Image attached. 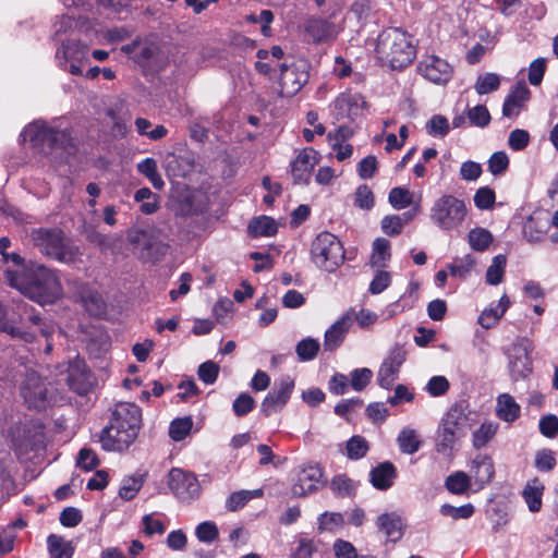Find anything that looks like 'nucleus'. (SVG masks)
Segmentation results:
<instances>
[{
	"mask_svg": "<svg viewBox=\"0 0 558 558\" xmlns=\"http://www.w3.org/2000/svg\"><path fill=\"white\" fill-rule=\"evenodd\" d=\"M262 495V489L235 492L227 499V508L230 511H236L243 508L251 499L260 497Z\"/></svg>",
	"mask_w": 558,
	"mask_h": 558,
	"instance_id": "nucleus-43",
	"label": "nucleus"
},
{
	"mask_svg": "<svg viewBox=\"0 0 558 558\" xmlns=\"http://www.w3.org/2000/svg\"><path fill=\"white\" fill-rule=\"evenodd\" d=\"M29 141L32 147L39 154L50 155L54 149H64L72 145V137L68 130L48 125L37 120L24 128L20 134V142Z\"/></svg>",
	"mask_w": 558,
	"mask_h": 558,
	"instance_id": "nucleus-4",
	"label": "nucleus"
},
{
	"mask_svg": "<svg viewBox=\"0 0 558 558\" xmlns=\"http://www.w3.org/2000/svg\"><path fill=\"white\" fill-rule=\"evenodd\" d=\"M391 258L390 242L385 238H377L373 242V251L369 259L372 267L384 268Z\"/></svg>",
	"mask_w": 558,
	"mask_h": 558,
	"instance_id": "nucleus-33",
	"label": "nucleus"
},
{
	"mask_svg": "<svg viewBox=\"0 0 558 558\" xmlns=\"http://www.w3.org/2000/svg\"><path fill=\"white\" fill-rule=\"evenodd\" d=\"M530 99V90L524 82H519L505 99L502 114L506 118H517Z\"/></svg>",
	"mask_w": 558,
	"mask_h": 558,
	"instance_id": "nucleus-22",
	"label": "nucleus"
},
{
	"mask_svg": "<svg viewBox=\"0 0 558 558\" xmlns=\"http://www.w3.org/2000/svg\"><path fill=\"white\" fill-rule=\"evenodd\" d=\"M192 426L193 421L189 416L175 418L170 424L169 436L174 441H181L190 434Z\"/></svg>",
	"mask_w": 558,
	"mask_h": 558,
	"instance_id": "nucleus-44",
	"label": "nucleus"
},
{
	"mask_svg": "<svg viewBox=\"0 0 558 558\" xmlns=\"http://www.w3.org/2000/svg\"><path fill=\"white\" fill-rule=\"evenodd\" d=\"M475 264V257L471 254H466L462 257L454 258L453 262L448 265V269L452 277L464 280L471 275Z\"/></svg>",
	"mask_w": 558,
	"mask_h": 558,
	"instance_id": "nucleus-37",
	"label": "nucleus"
},
{
	"mask_svg": "<svg viewBox=\"0 0 558 558\" xmlns=\"http://www.w3.org/2000/svg\"><path fill=\"white\" fill-rule=\"evenodd\" d=\"M403 229V220L398 215L385 216L381 220V230L387 235H398Z\"/></svg>",
	"mask_w": 558,
	"mask_h": 558,
	"instance_id": "nucleus-64",
	"label": "nucleus"
},
{
	"mask_svg": "<svg viewBox=\"0 0 558 558\" xmlns=\"http://www.w3.org/2000/svg\"><path fill=\"white\" fill-rule=\"evenodd\" d=\"M391 283V275L389 271L378 268L373 280L369 283V292L379 294L385 291Z\"/></svg>",
	"mask_w": 558,
	"mask_h": 558,
	"instance_id": "nucleus-55",
	"label": "nucleus"
},
{
	"mask_svg": "<svg viewBox=\"0 0 558 558\" xmlns=\"http://www.w3.org/2000/svg\"><path fill=\"white\" fill-rule=\"evenodd\" d=\"M546 70V59L537 58L529 66V82L531 85L538 86L544 77Z\"/></svg>",
	"mask_w": 558,
	"mask_h": 558,
	"instance_id": "nucleus-61",
	"label": "nucleus"
},
{
	"mask_svg": "<svg viewBox=\"0 0 558 558\" xmlns=\"http://www.w3.org/2000/svg\"><path fill=\"white\" fill-rule=\"evenodd\" d=\"M445 486L450 493L454 495H462L469 489H474L472 480L470 478L468 472L464 471H456L451 473L446 478Z\"/></svg>",
	"mask_w": 558,
	"mask_h": 558,
	"instance_id": "nucleus-35",
	"label": "nucleus"
},
{
	"mask_svg": "<svg viewBox=\"0 0 558 558\" xmlns=\"http://www.w3.org/2000/svg\"><path fill=\"white\" fill-rule=\"evenodd\" d=\"M278 231L276 221L267 216L254 218L248 225V233L252 236H271Z\"/></svg>",
	"mask_w": 558,
	"mask_h": 558,
	"instance_id": "nucleus-36",
	"label": "nucleus"
},
{
	"mask_svg": "<svg viewBox=\"0 0 558 558\" xmlns=\"http://www.w3.org/2000/svg\"><path fill=\"white\" fill-rule=\"evenodd\" d=\"M68 377L66 383L69 387L78 392L83 393L85 391V364L81 359H76L69 364L68 367Z\"/></svg>",
	"mask_w": 558,
	"mask_h": 558,
	"instance_id": "nucleus-31",
	"label": "nucleus"
},
{
	"mask_svg": "<svg viewBox=\"0 0 558 558\" xmlns=\"http://www.w3.org/2000/svg\"><path fill=\"white\" fill-rule=\"evenodd\" d=\"M308 81L307 64L304 60L280 64V75L272 86L279 97H293Z\"/></svg>",
	"mask_w": 558,
	"mask_h": 558,
	"instance_id": "nucleus-8",
	"label": "nucleus"
},
{
	"mask_svg": "<svg viewBox=\"0 0 558 558\" xmlns=\"http://www.w3.org/2000/svg\"><path fill=\"white\" fill-rule=\"evenodd\" d=\"M351 327V317L342 316L333 323L325 332L324 347L327 351H333L343 342L345 333Z\"/></svg>",
	"mask_w": 558,
	"mask_h": 558,
	"instance_id": "nucleus-24",
	"label": "nucleus"
},
{
	"mask_svg": "<svg viewBox=\"0 0 558 558\" xmlns=\"http://www.w3.org/2000/svg\"><path fill=\"white\" fill-rule=\"evenodd\" d=\"M417 72L425 80L434 84L445 85L450 81L453 70L445 59L435 54H428L418 62Z\"/></svg>",
	"mask_w": 558,
	"mask_h": 558,
	"instance_id": "nucleus-13",
	"label": "nucleus"
},
{
	"mask_svg": "<svg viewBox=\"0 0 558 558\" xmlns=\"http://www.w3.org/2000/svg\"><path fill=\"white\" fill-rule=\"evenodd\" d=\"M509 306V298L507 295H502L495 306H489L481 313L478 316V324L485 329L493 328L498 324Z\"/></svg>",
	"mask_w": 558,
	"mask_h": 558,
	"instance_id": "nucleus-27",
	"label": "nucleus"
},
{
	"mask_svg": "<svg viewBox=\"0 0 558 558\" xmlns=\"http://www.w3.org/2000/svg\"><path fill=\"white\" fill-rule=\"evenodd\" d=\"M311 258L319 269L332 272L343 263L344 250L336 235L322 232L312 242Z\"/></svg>",
	"mask_w": 558,
	"mask_h": 558,
	"instance_id": "nucleus-7",
	"label": "nucleus"
},
{
	"mask_svg": "<svg viewBox=\"0 0 558 558\" xmlns=\"http://www.w3.org/2000/svg\"><path fill=\"white\" fill-rule=\"evenodd\" d=\"M509 166V158L505 151L494 153L488 160V169L494 175L504 173Z\"/></svg>",
	"mask_w": 558,
	"mask_h": 558,
	"instance_id": "nucleus-62",
	"label": "nucleus"
},
{
	"mask_svg": "<svg viewBox=\"0 0 558 558\" xmlns=\"http://www.w3.org/2000/svg\"><path fill=\"white\" fill-rule=\"evenodd\" d=\"M137 171L149 180L153 186L157 190H161L165 182L158 172L157 162L154 158H145L136 166Z\"/></svg>",
	"mask_w": 558,
	"mask_h": 558,
	"instance_id": "nucleus-38",
	"label": "nucleus"
},
{
	"mask_svg": "<svg viewBox=\"0 0 558 558\" xmlns=\"http://www.w3.org/2000/svg\"><path fill=\"white\" fill-rule=\"evenodd\" d=\"M557 464L556 454L550 449H541L535 454V468L539 472H549Z\"/></svg>",
	"mask_w": 558,
	"mask_h": 558,
	"instance_id": "nucleus-50",
	"label": "nucleus"
},
{
	"mask_svg": "<svg viewBox=\"0 0 558 558\" xmlns=\"http://www.w3.org/2000/svg\"><path fill=\"white\" fill-rule=\"evenodd\" d=\"M196 537L203 543H213L218 537V529L211 521H204L195 529Z\"/></svg>",
	"mask_w": 558,
	"mask_h": 558,
	"instance_id": "nucleus-52",
	"label": "nucleus"
},
{
	"mask_svg": "<svg viewBox=\"0 0 558 558\" xmlns=\"http://www.w3.org/2000/svg\"><path fill=\"white\" fill-rule=\"evenodd\" d=\"M496 415L499 420L512 423L520 417L521 407L509 393H500L496 399Z\"/></svg>",
	"mask_w": 558,
	"mask_h": 558,
	"instance_id": "nucleus-26",
	"label": "nucleus"
},
{
	"mask_svg": "<svg viewBox=\"0 0 558 558\" xmlns=\"http://www.w3.org/2000/svg\"><path fill=\"white\" fill-rule=\"evenodd\" d=\"M495 462L487 453H476L468 462V474L474 485V490H482L489 485L495 477Z\"/></svg>",
	"mask_w": 558,
	"mask_h": 558,
	"instance_id": "nucleus-11",
	"label": "nucleus"
},
{
	"mask_svg": "<svg viewBox=\"0 0 558 558\" xmlns=\"http://www.w3.org/2000/svg\"><path fill=\"white\" fill-rule=\"evenodd\" d=\"M137 435L138 430H134L132 424L126 426V430L109 425L102 429L99 441L106 451H123L134 442Z\"/></svg>",
	"mask_w": 558,
	"mask_h": 558,
	"instance_id": "nucleus-15",
	"label": "nucleus"
},
{
	"mask_svg": "<svg viewBox=\"0 0 558 558\" xmlns=\"http://www.w3.org/2000/svg\"><path fill=\"white\" fill-rule=\"evenodd\" d=\"M142 423V411L140 407L134 403H119L117 404L110 425L119 427L121 430H126V426L132 424L134 430H140Z\"/></svg>",
	"mask_w": 558,
	"mask_h": 558,
	"instance_id": "nucleus-21",
	"label": "nucleus"
},
{
	"mask_svg": "<svg viewBox=\"0 0 558 558\" xmlns=\"http://www.w3.org/2000/svg\"><path fill=\"white\" fill-rule=\"evenodd\" d=\"M21 393L28 408L36 410L44 409L50 399L45 380L34 372L27 374Z\"/></svg>",
	"mask_w": 558,
	"mask_h": 558,
	"instance_id": "nucleus-14",
	"label": "nucleus"
},
{
	"mask_svg": "<svg viewBox=\"0 0 558 558\" xmlns=\"http://www.w3.org/2000/svg\"><path fill=\"white\" fill-rule=\"evenodd\" d=\"M323 480V470L316 463H308L300 466L296 472L295 482L292 486V494L298 497L306 496L319 487Z\"/></svg>",
	"mask_w": 558,
	"mask_h": 558,
	"instance_id": "nucleus-17",
	"label": "nucleus"
},
{
	"mask_svg": "<svg viewBox=\"0 0 558 558\" xmlns=\"http://www.w3.org/2000/svg\"><path fill=\"white\" fill-rule=\"evenodd\" d=\"M168 486L181 501L190 502L198 498L201 494V485L197 477L193 473L178 468L170 470Z\"/></svg>",
	"mask_w": 558,
	"mask_h": 558,
	"instance_id": "nucleus-10",
	"label": "nucleus"
},
{
	"mask_svg": "<svg viewBox=\"0 0 558 558\" xmlns=\"http://www.w3.org/2000/svg\"><path fill=\"white\" fill-rule=\"evenodd\" d=\"M319 350V342L313 338H305L296 343L295 352L301 361L315 359Z\"/></svg>",
	"mask_w": 558,
	"mask_h": 558,
	"instance_id": "nucleus-46",
	"label": "nucleus"
},
{
	"mask_svg": "<svg viewBox=\"0 0 558 558\" xmlns=\"http://www.w3.org/2000/svg\"><path fill=\"white\" fill-rule=\"evenodd\" d=\"M354 205L361 209L369 210L374 206V195L367 185H360L354 193Z\"/></svg>",
	"mask_w": 558,
	"mask_h": 558,
	"instance_id": "nucleus-54",
	"label": "nucleus"
},
{
	"mask_svg": "<svg viewBox=\"0 0 558 558\" xmlns=\"http://www.w3.org/2000/svg\"><path fill=\"white\" fill-rule=\"evenodd\" d=\"M405 361V351L393 348L383 361L377 373V383L381 388L390 389L398 378L401 365Z\"/></svg>",
	"mask_w": 558,
	"mask_h": 558,
	"instance_id": "nucleus-18",
	"label": "nucleus"
},
{
	"mask_svg": "<svg viewBox=\"0 0 558 558\" xmlns=\"http://www.w3.org/2000/svg\"><path fill=\"white\" fill-rule=\"evenodd\" d=\"M347 456L351 460H359L365 457L368 451V444L362 436H353L347 441Z\"/></svg>",
	"mask_w": 558,
	"mask_h": 558,
	"instance_id": "nucleus-47",
	"label": "nucleus"
},
{
	"mask_svg": "<svg viewBox=\"0 0 558 558\" xmlns=\"http://www.w3.org/2000/svg\"><path fill=\"white\" fill-rule=\"evenodd\" d=\"M255 401L248 393H241L232 404L234 414L239 417L246 415L254 409Z\"/></svg>",
	"mask_w": 558,
	"mask_h": 558,
	"instance_id": "nucleus-63",
	"label": "nucleus"
},
{
	"mask_svg": "<svg viewBox=\"0 0 558 558\" xmlns=\"http://www.w3.org/2000/svg\"><path fill=\"white\" fill-rule=\"evenodd\" d=\"M99 464V460L94 450L88 448H83L80 450L78 456L76 458V465L84 471H92Z\"/></svg>",
	"mask_w": 558,
	"mask_h": 558,
	"instance_id": "nucleus-56",
	"label": "nucleus"
},
{
	"mask_svg": "<svg viewBox=\"0 0 558 558\" xmlns=\"http://www.w3.org/2000/svg\"><path fill=\"white\" fill-rule=\"evenodd\" d=\"M31 239L41 254L60 263L73 264L81 256L78 246L65 239L60 229H34Z\"/></svg>",
	"mask_w": 558,
	"mask_h": 558,
	"instance_id": "nucleus-5",
	"label": "nucleus"
},
{
	"mask_svg": "<svg viewBox=\"0 0 558 558\" xmlns=\"http://www.w3.org/2000/svg\"><path fill=\"white\" fill-rule=\"evenodd\" d=\"M538 428L543 436L555 438L558 435V417L554 414H547L541 417Z\"/></svg>",
	"mask_w": 558,
	"mask_h": 558,
	"instance_id": "nucleus-58",
	"label": "nucleus"
},
{
	"mask_svg": "<svg viewBox=\"0 0 558 558\" xmlns=\"http://www.w3.org/2000/svg\"><path fill=\"white\" fill-rule=\"evenodd\" d=\"M507 257L504 254L496 255L486 271V282L490 286L499 284L505 276Z\"/></svg>",
	"mask_w": 558,
	"mask_h": 558,
	"instance_id": "nucleus-40",
	"label": "nucleus"
},
{
	"mask_svg": "<svg viewBox=\"0 0 558 558\" xmlns=\"http://www.w3.org/2000/svg\"><path fill=\"white\" fill-rule=\"evenodd\" d=\"M47 547L50 558H72L74 554V547L71 542L56 534L48 536Z\"/></svg>",
	"mask_w": 558,
	"mask_h": 558,
	"instance_id": "nucleus-34",
	"label": "nucleus"
},
{
	"mask_svg": "<svg viewBox=\"0 0 558 558\" xmlns=\"http://www.w3.org/2000/svg\"><path fill=\"white\" fill-rule=\"evenodd\" d=\"M474 205L481 210L492 209L495 201L496 194L494 190L488 186L480 187L474 194Z\"/></svg>",
	"mask_w": 558,
	"mask_h": 558,
	"instance_id": "nucleus-49",
	"label": "nucleus"
},
{
	"mask_svg": "<svg viewBox=\"0 0 558 558\" xmlns=\"http://www.w3.org/2000/svg\"><path fill=\"white\" fill-rule=\"evenodd\" d=\"M388 199L395 209L400 210L412 204L413 194L408 189L397 186L390 190Z\"/></svg>",
	"mask_w": 558,
	"mask_h": 558,
	"instance_id": "nucleus-45",
	"label": "nucleus"
},
{
	"mask_svg": "<svg viewBox=\"0 0 558 558\" xmlns=\"http://www.w3.org/2000/svg\"><path fill=\"white\" fill-rule=\"evenodd\" d=\"M544 486L539 484L537 480L533 481V484H529L523 489V498L532 512L539 511L542 507V495H543Z\"/></svg>",
	"mask_w": 558,
	"mask_h": 558,
	"instance_id": "nucleus-39",
	"label": "nucleus"
},
{
	"mask_svg": "<svg viewBox=\"0 0 558 558\" xmlns=\"http://www.w3.org/2000/svg\"><path fill=\"white\" fill-rule=\"evenodd\" d=\"M548 226L547 218L532 216L524 223L523 235L530 243H539L544 240Z\"/></svg>",
	"mask_w": 558,
	"mask_h": 558,
	"instance_id": "nucleus-29",
	"label": "nucleus"
},
{
	"mask_svg": "<svg viewBox=\"0 0 558 558\" xmlns=\"http://www.w3.org/2000/svg\"><path fill=\"white\" fill-rule=\"evenodd\" d=\"M378 530L391 542H398L403 536L404 523L402 518L395 513H383L377 518Z\"/></svg>",
	"mask_w": 558,
	"mask_h": 558,
	"instance_id": "nucleus-23",
	"label": "nucleus"
},
{
	"mask_svg": "<svg viewBox=\"0 0 558 558\" xmlns=\"http://www.w3.org/2000/svg\"><path fill=\"white\" fill-rule=\"evenodd\" d=\"M478 422V415L463 404L452 405L439 422L436 430L435 450L445 457H451L457 445L469 429Z\"/></svg>",
	"mask_w": 558,
	"mask_h": 558,
	"instance_id": "nucleus-2",
	"label": "nucleus"
},
{
	"mask_svg": "<svg viewBox=\"0 0 558 558\" xmlns=\"http://www.w3.org/2000/svg\"><path fill=\"white\" fill-rule=\"evenodd\" d=\"M475 508L472 504H465L460 507H454L445 504L440 507V513L445 517H450L453 520L469 519L474 514Z\"/></svg>",
	"mask_w": 558,
	"mask_h": 558,
	"instance_id": "nucleus-48",
	"label": "nucleus"
},
{
	"mask_svg": "<svg viewBox=\"0 0 558 558\" xmlns=\"http://www.w3.org/2000/svg\"><path fill=\"white\" fill-rule=\"evenodd\" d=\"M88 46L80 40H61V46L56 51L58 65L72 75H81L83 66L88 63Z\"/></svg>",
	"mask_w": 558,
	"mask_h": 558,
	"instance_id": "nucleus-9",
	"label": "nucleus"
},
{
	"mask_svg": "<svg viewBox=\"0 0 558 558\" xmlns=\"http://www.w3.org/2000/svg\"><path fill=\"white\" fill-rule=\"evenodd\" d=\"M306 33L315 43L327 41L335 37L336 32L331 23L322 19L310 20L306 24Z\"/></svg>",
	"mask_w": 558,
	"mask_h": 558,
	"instance_id": "nucleus-28",
	"label": "nucleus"
},
{
	"mask_svg": "<svg viewBox=\"0 0 558 558\" xmlns=\"http://www.w3.org/2000/svg\"><path fill=\"white\" fill-rule=\"evenodd\" d=\"M466 214L464 201L451 194H445L433 203L429 219L439 229L451 231L462 225Z\"/></svg>",
	"mask_w": 558,
	"mask_h": 558,
	"instance_id": "nucleus-6",
	"label": "nucleus"
},
{
	"mask_svg": "<svg viewBox=\"0 0 558 558\" xmlns=\"http://www.w3.org/2000/svg\"><path fill=\"white\" fill-rule=\"evenodd\" d=\"M397 476L396 466L391 462H383L369 473L372 485L379 490H387L393 484Z\"/></svg>",
	"mask_w": 558,
	"mask_h": 558,
	"instance_id": "nucleus-25",
	"label": "nucleus"
},
{
	"mask_svg": "<svg viewBox=\"0 0 558 558\" xmlns=\"http://www.w3.org/2000/svg\"><path fill=\"white\" fill-rule=\"evenodd\" d=\"M294 388V383L290 377H283L276 383L262 402L260 411L265 416L280 411L288 402Z\"/></svg>",
	"mask_w": 558,
	"mask_h": 558,
	"instance_id": "nucleus-16",
	"label": "nucleus"
},
{
	"mask_svg": "<svg viewBox=\"0 0 558 558\" xmlns=\"http://www.w3.org/2000/svg\"><path fill=\"white\" fill-rule=\"evenodd\" d=\"M143 483L144 476L142 474H134L123 478L119 496L126 501L133 499L142 488Z\"/></svg>",
	"mask_w": 558,
	"mask_h": 558,
	"instance_id": "nucleus-41",
	"label": "nucleus"
},
{
	"mask_svg": "<svg viewBox=\"0 0 558 558\" xmlns=\"http://www.w3.org/2000/svg\"><path fill=\"white\" fill-rule=\"evenodd\" d=\"M470 246L478 252H483L489 247L493 242V234L485 228H474L469 232Z\"/></svg>",
	"mask_w": 558,
	"mask_h": 558,
	"instance_id": "nucleus-42",
	"label": "nucleus"
},
{
	"mask_svg": "<svg viewBox=\"0 0 558 558\" xmlns=\"http://www.w3.org/2000/svg\"><path fill=\"white\" fill-rule=\"evenodd\" d=\"M318 162V154L313 148L300 151L291 165V172L296 183H308L312 171Z\"/></svg>",
	"mask_w": 558,
	"mask_h": 558,
	"instance_id": "nucleus-20",
	"label": "nucleus"
},
{
	"mask_svg": "<svg viewBox=\"0 0 558 558\" xmlns=\"http://www.w3.org/2000/svg\"><path fill=\"white\" fill-rule=\"evenodd\" d=\"M5 279L10 287L39 304H51L63 294L57 271L43 264H31L23 274L7 268Z\"/></svg>",
	"mask_w": 558,
	"mask_h": 558,
	"instance_id": "nucleus-1",
	"label": "nucleus"
},
{
	"mask_svg": "<svg viewBox=\"0 0 558 558\" xmlns=\"http://www.w3.org/2000/svg\"><path fill=\"white\" fill-rule=\"evenodd\" d=\"M426 130L429 135L445 136L449 132V122L442 116H434L426 124Z\"/></svg>",
	"mask_w": 558,
	"mask_h": 558,
	"instance_id": "nucleus-60",
	"label": "nucleus"
},
{
	"mask_svg": "<svg viewBox=\"0 0 558 558\" xmlns=\"http://www.w3.org/2000/svg\"><path fill=\"white\" fill-rule=\"evenodd\" d=\"M397 442L400 451L404 454H413L417 452L422 446L420 434L416 429L409 426L400 430Z\"/></svg>",
	"mask_w": 558,
	"mask_h": 558,
	"instance_id": "nucleus-30",
	"label": "nucleus"
},
{
	"mask_svg": "<svg viewBox=\"0 0 558 558\" xmlns=\"http://www.w3.org/2000/svg\"><path fill=\"white\" fill-rule=\"evenodd\" d=\"M332 107L337 119L347 118L353 121L363 114L366 102L361 94L342 93L336 98Z\"/></svg>",
	"mask_w": 558,
	"mask_h": 558,
	"instance_id": "nucleus-19",
	"label": "nucleus"
},
{
	"mask_svg": "<svg viewBox=\"0 0 558 558\" xmlns=\"http://www.w3.org/2000/svg\"><path fill=\"white\" fill-rule=\"evenodd\" d=\"M499 85L500 80L497 74L486 73L484 75L478 76L475 83V90L480 95H485L498 89Z\"/></svg>",
	"mask_w": 558,
	"mask_h": 558,
	"instance_id": "nucleus-51",
	"label": "nucleus"
},
{
	"mask_svg": "<svg viewBox=\"0 0 558 558\" xmlns=\"http://www.w3.org/2000/svg\"><path fill=\"white\" fill-rule=\"evenodd\" d=\"M376 52L392 70H401L413 62L416 48L411 35L401 28L391 27L379 34Z\"/></svg>",
	"mask_w": 558,
	"mask_h": 558,
	"instance_id": "nucleus-3",
	"label": "nucleus"
},
{
	"mask_svg": "<svg viewBox=\"0 0 558 558\" xmlns=\"http://www.w3.org/2000/svg\"><path fill=\"white\" fill-rule=\"evenodd\" d=\"M530 352L531 342L524 338L517 340L508 349L509 368L513 379L518 380L531 373Z\"/></svg>",
	"mask_w": 558,
	"mask_h": 558,
	"instance_id": "nucleus-12",
	"label": "nucleus"
},
{
	"mask_svg": "<svg viewBox=\"0 0 558 558\" xmlns=\"http://www.w3.org/2000/svg\"><path fill=\"white\" fill-rule=\"evenodd\" d=\"M343 524V515L339 512H324L318 518L320 531H333Z\"/></svg>",
	"mask_w": 558,
	"mask_h": 558,
	"instance_id": "nucleus-53",
	"label": "nucleus"
},
{
	"mask_svg": "<svg viewBox=\"0 0 558 558\" xmlns=\"http://www.w3.org/2000/svg\"><path fill=\"white\" fill-rule=\"evenodd\" d=\"M498 430V424L493 421H484L472 432V446L480 450L488 445Z\"/></svg>",
	"mask_w": 558,
	"mask_h": 558,
	"instance_id": "nucleus-32",
	"label": "nucleus"
},
{
	"mask_svg": "<svg viewBox=\"0 0 558 558\" xmlns=\"http://www.w3.org/2000/svg\"><path fill=\"white\" fill-rule=\"evenodd\" d=\"M197 374L203 383L211 385L218 377L219 366L213 361L204 362L199 365Z\"/></svg>",
	"mask_w": 558,
	"mask_h": 558,
	"instance_id": "nucleus-59",
	"label": "nucleus"
},
{
	"mask_svg": "<svg viewBox=\"0 0 558 558\" xmlns=\"http://www.w3.org/2000/svg\"><path fill=\"white\" fill-rule=\"evenodd\" d=\"M373 372L369 368H356L351 373V387L355 391L363 390L371 381Z\"/></svg>",
	"mask_w": 558,
	"mask_h": 558,
	"instance_id": "nucleus-57",
	"label": "nucleus"
}]
</instances>
